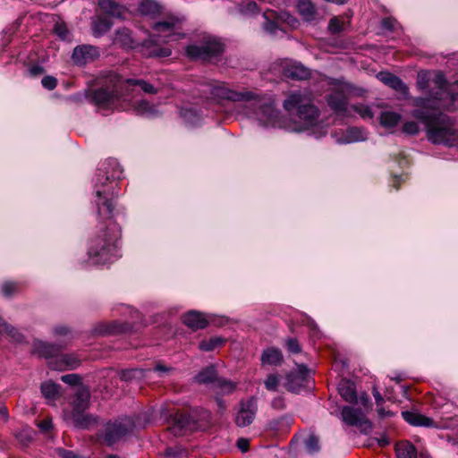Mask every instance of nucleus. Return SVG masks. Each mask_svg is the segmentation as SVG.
<instances>
[{
    "mask_svg": "<svg viewBox=\"0 0 458 458\" xmlns=\"http://www.w3.org/2000/svg\"><path fill=\"white\" fill-rule=\"evenodd\" d=\"M108 165L113 167L112 173L106 171V176L101 174L102 169L98 170L96 182V205L98 216L108 221L106 227H100L94 237L90 240L88 254L92 263L104 264L109 261L116 254L117 243L120 237L118 225L112 221L114 214V192L106 187V182L110 179L120 177V165L114 159L108 160Z\"/></svg>",
    "mask_w": 458,
    "mask_h": 458,
    "instance_id": "obj_1",
    "label": "nucleus"
},
{
    "mask_svg": "<svg viewBox=\"0 0 458 458\" xmlns=\"http://www.w3.org/2000/svg\"><path fill=\"white\" fill-rule=\"evenodd\" d=\"M284 109L292 113L295 111L301 125H292L284 120L275 109L269 99L266 98L262 106V116L259 115V121L265 125L284 128L288 131H301L315 126L319 121L320 112L313 104L312 95L309 91H293L283 102Z\"/></svg>",
    "mask_w": 458,
    "mask_h": 458,
    "instance_id": "obj_2",
    "label": "nucleus"
},
{
    "mask_svg": "<svg viewBox=\"0 0 458 458\" xmlns=\"http://www.w3.org/2000/svg\"><path fill=\"white\" fill-rule=\"evenodd\" d=\"M184 22L183 16L168 14L162 21L153 24L154 34L145 40L140 48L141 54L146 57H167L171 49L158 46L159 42L170 43L183 38L185 34L182 31Z\"/></svg>",
    "mask_w": 458,
    "mask_h": 458,
    "instance_id": "obj_3",
    "label": "nucleus"
},
{
    "mask_svg": "<svg viewBox=\"0 0 458 458\" xmlns=\"http://www.w3.org/2000/svg\"><path fill=\"white\" fill-rule=\"evenodd\" d=\"M136 86H139L145 93H157V89L152 84L143 80H124L112 72L107 75L105 87L94 92L93 100L98 106L116 107V102L120 99L128 100L130 98Z\"/></svg>",
    "mask_w": 458,
    "mask_h": 458,
    "instance_id": "obj_4",
    "label": "nucleus"
},
{
    "mask_svg": "<svg viewBox=\"0 0 458 458\" xmlns=\"http://www.w3.org/2000/svg\"><path fill=\"white\" fill-rule=\"evenodd\" d=\"M412 116L426 123L428 138L431 142L448 146L458 145V132L449 117L440 114L430 119L422 110L413 111Z\"/></svg>",
    "mask_w": 458,
    "mask_h": 458,
    "instance_id": "obj_5",
    "label": "nucleus"
},
{
    "mask_svg": "<svg viewBox=\"0 0 458 458\" xmlns=\"http://www.w3.org/2000/svg\"><path fill=\"white\" fill-rule=\"evenodd\" d=\"M203 92L210 94L214 98L227 99L231 101H245L249 106L255 109L254 114L259 120V115L262 116V106L266 98H260L251 91L237 92L227 88L225 83L214 81L204 86Z\"/></svg>",
    "mask_w": 458,
    "mask_h": 458,
    "instance_id": "obj_6",
    "label": "nucleus"
},
{
    "mask_svg": "<svg viewBox=\"0 0 458 458\" xmlns=\"http://www.w3.org/2000/svg\"><path fill=\"white\" fill-rule=\"evenodd\" d=\"M417 87L422 91H428L434 100H441L446 94V81L442 72H437L433 77L428 72H419Z\"/></svg>",
    "mask_w": 458,
    "mask_h": 458,
    "instance_id": "obj_7",
    "label": "nucleus"
},
{
    "mask_svg": "<svg viewBox=\"0 0 458 458\" xmlns=\"http://www.w3.org/2000/svg\"><path fill=\"white\" fill-rule=\"evenodd\" d=\"M224 50L223 45L216 38L208 37L200 45H190L186 47V55L192 60H208L216 56Z\"/></svg>",
    "mask_w": 458,
    "mask_h": 458,
    "instance_id": "obj_8",
    "label": "nucleus"
},
{
    "mask_svg": "<svg viewBox=\"0 0 458 458\" xmlns=\"http://www.w3.org/2000/svg\"><path fill=\"white\" fill-rule=\"evenodd\" d=\"M134 426L133 420L129 417H123L114 420V421H109L105 427L103 439L105 443L111 445L132 431Z\"/></svg>",
    "mask_w": 458,
    "mask_h": 458,
    "instance_id": "obj_9",
    "label": "nucleus"
},
{
    "mask_svg": "<svg viewBox=\"0 0 458 458\" xmlns=\"http://www.w3.org/2000/svg\"><path fill=\"white\" fill-rule=\"evenodd\" d=\"M351 85L345 82H337L335 91L327 98L328 106L339 115L351 117V108L347 105V94L351 91Z\"/></svg>",
    "mask_w": 458,
    "mask_h": 458,
    "instance_id": "obj_10",
    "label": "nucleus"
},
{
    "mask_svg": "<svg viewBox=\"0 0 458 458\" xmlns=\"http://www.w3.org/2000/svg\"><path fill=\"white\" fill-rule=\"evenodd\" d=\"M263 16L266 20L264 30L272 35L276 34L283 24L291 28H296L298 25L297 19L285 12L277 13L272 10H267L264 12Z\"/></svg>",
    "mask_w": 458,
    "mask_h": 458,
    "instance_id": "obj_11",
    "label": "nucleus"
},
{
    "mask_svg": "<svg viewBox=\"0 0 458 458\" xmlns=\"http://www.w3.org/2000/svg\"><path fill=\"white\" fill-rule=\"evenodd\" d=\"M200 417V420L196 421L194 418L190 415L177 413L174 417V430L176 432L177 428L190 431L205 429L210 424L211 414L208 411H202Z\"/></svg>",
    "mask_w": 458,
    "mask_h": 458,
    "instance_id": "obj_12",
    "label": "nucleus"
},
{
    "mask_svg": "<svg viewBox=\"0 0 458 458\" xmlns=\"http://www.w3.org/2000/svg\"><path fill=\"white\" fill-rule=\"evenodd\" d=\"M258 411L257 400L250 397L243 400L239 403V409L235 413L234 421L238 427H247L250 425Z\"/></svg>",
    "mask_w": 458,
    "mask_h": 458,
    "instance_id": "obj_13",
    "label": "nucleus"
},
{
    "mask_svg": "<svg viewBox=\"0 0 458 458\" xmlns=\"http://www.w3.org/2000/svg\"><path fill=\"white\" fill-rule=\"evenodd\" d=\"M89 401L90 392L89 387L80 386L72 397L71 403L72 410L64 413V420L72 417V415H78L80 412L86 411L89 407Z\"/></svg>",
    "mask_w": 458,
    "mask_h": 458,
    "instance_id": "obj_14",
    "label": "nucleus"
},
{
    "mask_svg": "<svg viewBox=\"0 0 458 458\" xmlns=\"http://www.w3.org/2000/svg\"><path fill=\"white\" fill-rule=\"evenodd\" d=\"M342 420L350 426H357L364 432H369L372 428L370 421L366 418L360 409L351 406H344L342 409Z\"/></svg>",
    "mask_w": 458,
    "mask_h": 458,
    "instance_id": "obj_15",
    "label": "nucleus"
},
{
    "mask_svg": "<svg viewBox=\"0 0 458 458\" xmlns=\"http://www.w3.org/2000/svg\"><path fill=\"white\" fill-rule=\"evenodd\" d=\"M332 136L339 144H350L366 140L365 131L358 127H349L345 131H335Z\"/></svg>",
    "mask_w": 458,
    "mask_h": 458,
    "instance_id": "obj_16",
    "label": "nucleus"
},
{
    "mask_svg": "<svg viewBox=\"0 0 458 458\" xmlns=\"http://www.w3.org/2000/svg\"><path fill=\"white\" fill-rule=\"evenodd\" d=\"M377 78L384 84L397 91L403 98H409V88L399 77L391 72H382L377 74Z\"/></svg>",
    "mask_w": 458,
    "mask_h": 458,
    "instance_id": "obj_17",
    "label": "nucleus"
},
{
    "mask_svg": "<svg viewBox=\"0 0 458 458\" xmlns=\"http://www.w3.org/2000/svg\"><path fill=\"white\" fill-rule=\"evenodd\" d=\"M309 375V369L305 365H298L296 371L287 376L285 387L288 391L296 393L303 386Z\"/></svg>",
    "mask_w": 458,
    "mask_h": 458,
    "instance_id": "obj_18",
    "label": "nucleus"
},
{
    "mask_svg": "<svg viewBox=\"0 0 458 458\" xmlns=\"http://www.w3.org/2000/svg\"><path fill=\"white\" fill-rule=\"evenodd\" d=\"M98 55L99 52L96 47L84 45L74 48L72 60L78 64H83L95 60Z\"/></svg>",
    "mask_w": 458,
    "mask_h": 458,
    "instance_id": "obj_19",
    "label": "nucleus"
},
{
    "mask_svg": "<svg viewBox=\"0 0 458 458\" xmlns=\"http://www.w3.org/2000/svg\"><path fill=\"white\" fill-rule=\"evenodd\" d=\"M283 72L285 77L293 80H307L310 76V71L299 63L287 64Z\"/></svg>",
    "mask_w": 458,
    "mask_h": 458,
    "instance_id": "obj_20",
    "label": "nucleus"
},
{
    "mask_svg": "<svg viewBox=\"0 0 458 458\" xmlns=\"http://www.w3.org/2000/svg\"><path fill=\"white\" fill-rule=\"evenodd\" d=\"M64 346V344H51L40 340H36L33 343V352L47 359L57 355Z\"/></svg>",
    "mask_w": 458,
    "mask_h": 458,
    "instance_id": "obj_21",
    "label": "nucleus"
},
{
    "mask_svg": "<svg viewBox=\"0 0 458 458\" xmlns=\"http://www.w3.org/2000/svg\"><path fill=\"white\" fill-rule=\"evenodd\" d=\"M182 321L192 330L203 329L208 326V320L205 316L196 310H191L184 314Z\"/></svg>",
    "mask_w": 458,
    "mask_h": 458,
    "instance_id": "obj_22",
    "label": "nucleus"
},
{
    "mask_svg": "<svg viewBox=\"0 0 458 458\" xmlns=\"http://www.w3.org/2000/svg\"><path fill=\"white\" fill-rule=\"evenodd\" d=\"M65 420L75 428L83 429H89L98 424V417L85 413V411L80 412L78 415H72V417Z\"/></svg>",
    "mask_w": 458,
    "mask_h": 458,
    "instance_id": "obj_23",
    "label": "nucleus"
},
{
    "mask_svg": "<svg viewBox=\"0 0 458 458\" xmlns=\"http://www.w3.org/2000/svg\"><path fill=\"white\" fill-rule=\"evenodd\" d=\"M402 416L405 421L412 426L428 428L437 426V423L432 419L415 411H403Z\"/></svg>",
    "mask_w": 458,
    "mask_h": 458,
    "instance_id": "obj_24",
    "label": "nucleus"
},
{
    "mask_svg": "<svg viewBox=\"0 0 458 458\" xmlns=\"http://www.w3.org/2000/svg\"><path fill=\"white\" fill-rule=\"evenodd\" d=\"M260 360L262 366H280L284 361V356L279 349L268 347L263 351Z\"/></svg>",
    "mask_w": 458,
    "mask_h": 458,
    "instance_id": "obj_25",
    "label": "nucleus"
},
{
    "mask_svg": "<svg viewBox=\"0 0 458 458\" xmlns=\"http://www.w3.org/2000/svg\"><path fill=\"white\" fill-rule=\"evenodd\" d=\"M338 392L342 398L348 403H356L358 401L355 385L349 379H342L338 385Z\"/></svg>",
    "mask_w": 458,
    "mask_h": 458,
    "instance_id": "obj_26",
    "label": "nucleus"
},
{
    "mask_svg": "<svg viewBox=\"0 0 458 458\" xmlns=\"http://www.w3.org/2000/svg\"><path fill=\"white\" fill-rule=\"evenodd\" d=\"M98 5L106 13L115 18L123 17L125 13V8L113 0H98Z\"/></svg>",
    "mask_w": 458,
    "mask_h": 458,
    "instance_id": "obj_27",
    "label": "nucleus"
},
{
    "mask_svg": "<svg viewBox=\"0 0 458 458\" xmlns=\"http://www.w3.org/2000/svg\"><path fill=\"white\" fill-rule=\"evenodd\" d=\"M113 43L123 48H133L135 47L131 31L125 28L119 29L115 31Z\"/></svg>",
    "mask_w": 458,
    "mask_h": 458,
    "instance_id": "obj_28",
    "label": "nucleus"
},
{
    "mask_svg": "<svg viewBox=\"0 0 458 458\" xmlns=\"http://www.w3.org/2000/svg\"><path fill=\"white\" fill-rule=\"evenodd\" d=\"M397 458H417V450L409 441H402L395 445Z\"/></svg>",
    "mask_w": 458,
    "mask_h": 458,
    "instance_id": "obj_29",
    "label": "nucleus"
},
{
    "mask_svg": "<svg viewBox=\"0 0 458 458\" xmlns=\"http://www.w3.org/2000/svg\"><path fill=\"white\" fill-rule=\"evenodd\" d=\"M401 114L394 111H384L380 114V124L386 128H393L401 121Z\"/></svg>",
    "mask_w": 458,
    "mask_h": 458,
    "instance_id": "obj_30",
    "label": "nucleus"
},
{
    "mask_svg": "<svg viewBox=\"0 0 458 458\" xmlns=\"http://www.w3.org/2000/svg\"><path fill=\"white\" fill-rule=\"evenodd\" d=\"M297 7L304 20L311 21L314 19L316 10L310 0H299Z\"/></svg>",
    "mask_w": 458,
    "mask_h": 458,
    "instance_id": "obj_31",
    "label": "nucleus"
},
{
    "mask_svg": "<svg viewBox=\"0 0 458 458\" xmlns=\"http://www.w3.org/2000/svg\"><path fill=\"white\" fill-rule=\"evenodd\" d=\"M60 364L58 369H74L81 364L80 359L74 354H66L59 357Z\"/></svg>",
    "mask_w": 458,
    "mask_h": 458,
    "instance_id": "obj_32",
    "label": "nucleus"
},
{
    "mask_svg": "<svg viewBox=\"0 0 458 458\" xmlns=\"http://www.w3.org/2000/svg\"><path fill=\"white\" fill-rule=\"evenodd\" d=\"M200 384L215 383L216 380V372L213 367H208L200 371L195 377Z\"/></svg>",
    "mask_w": 458,
    "mask_h": 458,
    "instance_id": "obj_33",
    "label": "nucleus"
},
{
    "mask_svg": "<svg viewBox=\"0 0 458 458\" xmlns=\"http://www.w3.org/2000/svg\"><path fill=\"white\" fill-rule=\"evenodd\" d=\"M159 5L153 0H142L139 5V11L143 15H154L159 13Z\"/></svg>",
    "mask_w": 458,
    "mask_h": 458,
    "instance_id": "obj_34",
    "label": "nucleus"
},
{
    "mask_svg": "<svg viewBox=\"0 0 458 458\" xmlns=\"http://www.w3.org/2000/svg\"><path fill=\"white\" fill-rule=\"evenodd\" d=\"M111 22L108 19L98 17L93 21V32L96 37H100L111 28Z\"/></svg>",
    "mask_w": 458,
    "mask_h": 458,
    "instance_id": "obj_35",
    "label": "nucleus"
},
{
    "mask_svg": "<svg viewBox=\"0 0 458 458\" xmlns=\"http://www.w3.org/2000/svg\"><path fill=\"white\" fill-rule=\"evenodd\" d=\"M59 386L53 382H46L41 385V392L48 400H55L59 394Z\"/></svg>",
    "mask_w": 458,
    "mask_h": 458,
    "instance_id": "obj_36",
    "label": "nucleus"
},
{
    "mask_svg": "<svg viewBox=\"0 0 458 458\" xmlns=\"http://www.w3.org/2000/svg\"><path fill=\"white\" fill-rule=\"evenodd\" d=\"M135 111L140 115L155 116L157 114L156 108L148 101L142 100L135 106Z\"/></svg>",
    "mask_w": 458,
    "mask_h": 458,
    "instance_id": "obj_37",
    "label": "nucleus"
},
{
    "mask_svg": "<svg viewBox=\"0 0 458 458\" xmlns=\"http://www.w3.org/2000/svg\"><path fill=\"white\" fill-rule=\"evenodd\" d=\"M352 116L353 113L358 114L362 119H372L374 114L371 108L365 105H353L350 106Z\"/></svg>",
    "mask_w": 458,
    "mask_h": 458,
    "instance_id": "obj_38",
    "label": "nucleus"
},
{
    "mask_svg": "<svg viewBox=\"0 0 458 458\" xmlns=\"http://www.w3.org/2000/svg\"><path fill=\"white\" fill-rule=\"evenodd\" d=\"M224 340L220 337H212L208 340H203L199 344V349L204 352L213 351L216 347L221 345Z\"/></svg>",
    "mask_w": 458,
    "mask_h": 458,
    "instance_id": "obj_39",
    "label": "nucleus"
},
{
    "mask_svg": "<svg viewBox=\"0 0 458 458\" xmlns=\"http://www.w3.org/2000/svg\"><path fill=\"white\" fill-rule=\"evenodd\" d=\"M215 384L222 394H230L235 389V384L225 379H216Z\"/></svg>",
    "mask_w": 458,
    "mask_h": 458,
    "instance_id": "obj_40",
    "label": "nucleus"
},
{
    "mask_svg": "<svg viewBox=\"0 0 458 458\" xmlns=\"http://www.w3.org/2000/svg\"><path fill=\"white\" fill-rule=\"evenodd\" d=\"M240 11L243 14H254L259 12V7L254 1H244L240 4Z\"/></svg>",
    "mask_w": 458,
    "mask_h": 458,
    "instance_id": "obj_41",
    "label": "nucleus"
},
{
    "mask_svg": "<svg viewBox=\"0 0 458 458\" xmlns=\"http://www.w3.org/2000/svg\"><path fill=\"white\" fill-rule=\"evenodd\" d=\"M306 448L310 454H314L319 450V441L316 436H310L306 441Z\"/></svg>",
    "mask_w": 458,
    "mask_h": 458,
    "instance_id": "obj_42",
    "label": "nucleus"
},
{
    "mask_svg": "<svg viewBox=\"0 0 458 458\" xmlns=\"http://www.w3.org/2000/svg\"><path fill=\"white\" fill-rule=\"evenodd\" d=\"M279 385V378L275 374H270L265 380V386L268 391H276Z\"/></svg>",
    "mask_w": 458,
    "mask_h": 458,
    "instance_id": "obj_43",
    "label": "nucleus"
},
{
    "mask_svg": "<svg viewBox=\"0 0 458 458\" xmlns=\"http://www.w3.org/2000/svg\"><path fill=\"white\" fill-rule=\"evenodd\" d=\"M61 380L65 383V384H68L70 386H78V387L81 385V377L77 374H68V375H64L61 377Z\"/></svg>",
    "mask_w": 458,
    "mask_h": 458,
    "instance_id": "obj_44",
    "label": "nucleus"
},
{
    "mask_svg": "<svg viewBox=\"0 0 458 458\" xmlns=\"http://www.w3.org/2000/svg\"><path fill=\"white\" fill-rule=\"evenodd\" d=\"M328 29L333 33H338L343 30L344 22L338 17H334L329 21Z\"/></svg>",
    "mask_w": 458,
    "mask_h": 458,
    "instance_id": "obj_45",
    "label": "nucleus"
},
{
    "mask_svg": "<svg viewBox=\"0 0 458 458\" xmlns=\"http://www.w3.org/2000/svg\"><path fill=\"white\" fill-rule=\"evenodd\" d=\"M403 132L415 135L419 132V125L415 122H406L403 126Z\"/></svg>",
    "mask_w": 458,
    "mask_h": 458,
    "instance_id": "obj_46",
    "label": "nucleus"
},
{
    "mask_svg": "<svg viewBox=\"0 0 458 458\" xmlns=\"http://www.w3.org/2000/svg\"><path fill=\"white\" fill-rule=\"evenodd\" d=\"M17 289V284L15 283L12 282H6L3 284L1 287L2 293L4 296H10L12 293H13Z\"/></svg>",
    "mask_w": 458,
    "mask_h": 458,
    "instance_id": "obj_47",
    "label": "nucleus"
},
{
    "mask_svg": "<svg viewBox=\"0 0 458 458\" xmlns=\"http://www.w3.org/2000/svg\"><path fill=\"white\" fill-rule=\"evenodd\" d=\"M41 83L45 89H54L57 85V81L55 77L46 76L42 79Z\"/></svg>",
    "mask_w": 458,
    "mask_h": 458,
    "instance_id": "obj_48",
    "label": "nucleus"
},
{
    "mask_svg": "<svg viewBox=\"0 0 458 458\" xmlns=\"http://www.w3.org/2000/svg\"><path fill=\"white\" fill-rule=\"evenodd\" d=\"M286 346H287L289 352H291L293 353H299L301 352V347L296 339H293V338L288 339L286 341Z\"/></svg>",
    "mask_w": 458,
    "mask_h": 458,
    "instance_id": "obj_49",
    "label": "nucleus"
},
{
    "mask_svg": "<svg viewBox=\"0 0 458 458\" xmlns=\"http://www.w3.org/2000/svg\"><path fill=\"white\" fill-rule=\"evenodd\" d=\"M55 32L63 39L67 38L68 30L64 23H56Z\"/></svg>",
    "mask_w": 458,
    "mask_h": 458,
    "instance_id": "obj_50",
    "label": "nucleus"
},
{
    "mask_svg": "<svg viewBox=\"0 0 458 458\" xmlns=\"http://www.w3.org/2000/svg\"><path fill=\"white\" fill-rule=\"evenodd\" d=\"M272 407L274 409H276V410H279V411L285 409L286 404H285L284 399L283 397H281V396H278V397L275 398L272 401Z\"/></svg>",
    "mask_w": 458,
    "mask_h": 458,
    "instance_id": "obj_51",
    "label": "nucleus"
},
{
    "mask_svg": "<svg viewBox=\"0 0 458 458\" xmlns=\"http://www.w3.org/2000/svg\"><path fill=\"white\" fill-rule=\"evenodd\" d=\"M396 24V21L393 18H386L382 21L383 28L388 30H394Z\"/></svg>",
    "mask_w": 458,
    "mask_h": 458,
    "instance_id": "obj_52",
    "label": "nucleus"
},
{
    "mask_svg": "<svg viewBox=\"0 0 458 458\" xmlns=\"http://www.w3.org/2000/svg\"><path fill=\"white\" fill-rule=\"evenodd\" d=\"M431 100L426 98H416L413 99V104L419 107H427L430 106Z\"/></svg>",
    "mask_w": 458,
    "mask_h": 458,
    "instance_id": "obj_53",
    "label": "nucleus"
},
{
    "mask_svg": "<svg viewBox=\"0 0 458 458\" xmlns=\"http://www.w3.org/2000/svg\"><path fill=\"white\" fill-rule=\"evenodd\" d=\"M29 72L31 76H38L44 73V68L40 65L35 64L30 67Z\"/></svg>",
    "mask_w": 458,
    "mask_h": 458,
    "instance_id": "obj_54",
    "label": "nucleus"
},
{
    "mask_svg": "<svg viewBox=\"0 0 458 458\" xmlns=\"http://www.w3.org/2000/svg\"><path fill=\"white\" fill-rule=\"evenodd\" d=\"M58 454L62 458H81V457L78 456L74 452L70 451V450H64V449L58 450Z\"/></svg>",
    "mask_w": 458,
    "mask_h": 458,
    "instance_id": "obj_55",
    "label": "nucleus"
},
{
    "mask_svg": "<svg viewBox=\"0 0 458 458\" xmlns=\"http://www.w3.org/2000/svg\"><path fill=\"white\" fill-rule=\"evenodd\" d=\"M249 440L247 438H240L237 441V446L242 452H246L249 449Z\"/></svg>",
    "mask_w": 458,
    "mask_h": 458,
    "instance_id": "obj_56",
    "label": "nucleus"
},
{
    "mask_svg": "<svg viewBox=\"0 0 458 458\" xmlns=\"http://www.w3.org/2000/svg\"><path fill=\"white\" fill-rule=\"evenodd\" d=\"M55 332V335L56 336H62V335H64V336H67L70 335V331L67 327H56L54 330Z\"/></svg>",
    "mask_w": 458,
    "mask_h": 458,
    "instance_id": "obj_57",
    "label": "nucleus"
},
{
    "mask_svg": "<svg viewBox=\"0 0 458 458\" xmlns=\"http://www.w3.org/2000/svg\"><path fill=\"white\" fill-rule=\"evenodd\" d=\"M38 427L43 431H48L52 428V421L50 420H44L38 423Z\"/></svg>",
    "mask_w": 458,
    "mask_h": 458,
    "instance_id": "obj_58",
    "label": "nucleus"
},
{
    "mask_svg": "<svg viewBox=\"0 0 458 458\" xmlns=\"http://www.w3.org/2000/svg\"><path fill=\"white\" fill-rule=\"evenodd\" d=\"M373 396L375 398V401H376V403L377 406H380L385 402L383 396L377 389L373 390Z\"/></svg>",
    "mask_w": 458,
    "mask_h": 458,
    "instance_id": "obj_59",
    "label": "nucleus"
},
{
    "mask_svg": "<svg viewBox=\"0 0 458 458\" xmlns=\"http://www.w3.org/2000/svg\"><path fill=\"white\" fill-rule=\"evenodd\" d=\"M377 440L379 446H386L390 443L388 437L386 435H382L381 437L377 438Z\"/></svg>",
    "mask_w": 458,
    "mask_h": 458,
    "instance_id": "obj_60",
    "label": "nucleus"
},
{
    "mask_svg": "<svg viewBox=\"0 0 458 458\" xmlns=\"http://www.w3.org/2000/svg\"><path fill=\"white\" fill-rule=\"evenodd\" d=\"M377 411L378 416L381 417V418H384L386 416H392L393 415V413L391 411H386L382 407L377 408Z\"/></svg>",
    "mask_w": 458,
    "mask_h": 458,
    "instance_id": "obj_61",
    "label": "nucleus"
},
{
    "mask_svg": "<svg viewBox=\"0 0 458 458\" xmlns=\"http://www.w3.org/2000/svg\"><path fill=\"white\" fill-rule=\"evenodd\" d=\"M360 403L364 406V407H367L369 405V398L367 394H360Z\"/></svg>",
    "mask_w": 458,
    "mask_h": 458,
    "instance_id": "obj_62",
    "label": "nucleus"
},
{
    "mask_svg": "<svg viewBox=\"0 0 458 458\" xmlns=\"http://www.w3.org/2000/svg\"><path fill=\"white\" fill-rule=\"evenodd\" d=\"M135 373H137V370H128V371H124L122 375V377L123 379H130L132 376V374L134 375Z\"/></svg>",
    "mask_w": 458,
    "mask_h": 458,
    "instance_id": "obj_63",
    "label": "nucleus"
},
{
    "mask_svg": "<svg viewBox=\"0 0 458 458\" xmlns=\"http://www.w3.org/2000/svg\"><path fill=\"white\" fill-rule=\"evenodd\" d=\"M155 370L156 371H158V372H167L170 370V368L165 366V365H157L156 368H155Z\"/></svg>",
    "mask_w": 458,
    "mask_h": 458,
    "instance_id": "obj_64",
    "label": "nucleus"
}]
</instances>
